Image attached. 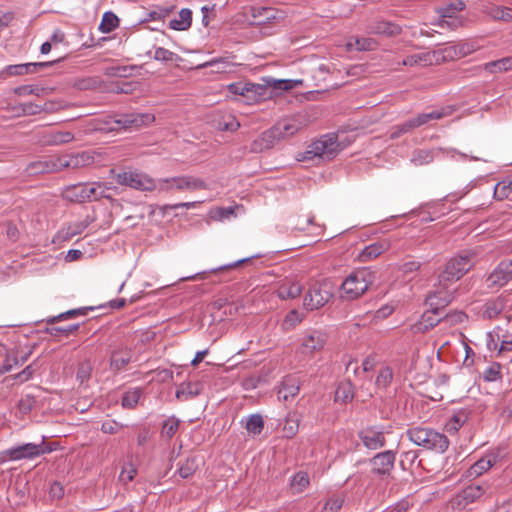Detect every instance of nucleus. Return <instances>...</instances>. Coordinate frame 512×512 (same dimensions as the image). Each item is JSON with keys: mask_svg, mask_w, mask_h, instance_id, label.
I'll return each mask as SVG.
<instances>
[{"mask_svg": "<svg viewBox=\"0 0 512 512\" xmlns=\"http://www.w3.org/2000/svg\"><path fill=\"white\" fill-rule=\"evenodd\" d=\"M340 144L336 134H326L315 142H312L307 150L298 155V161H307L314 158L332 160L340 152Z\"/></svg>", "mask_w": 512, "mask_h": 512, "instance_id": "1", "label": "nucleus"}, {"mask_svg": "<svg viewBox=\"0 0 512 512\" xmlns=\"http://www.w3.org/2000/svg\"><path fill=\"white\" fill-rule=\"evenodd\" d=\"M406 434L414 444L429 450L444 453L449 447L447 436L431 428L413 427Z\"/></svg>", "mask_w": 512, "mask_h": 512, "instance_id": "2", "label": "nucleus"}, {"mask_svg": "<svg viewBox=\"0 0 512 512\" xmlns=\"http://www.w3.org/2000/svg\"><path fill=\"white\" fill-rule=\"evenodd\" d=\"M474 254L466 252L451 258L438 277L439 286L448 287L458 281L474 266Z\"/></svg>", "mask_w": 512, "mask_h": 512, "instance_id": "3", "label": "nucleus"}, {"mask_svg": "<svg viewBox=\"0 0 512 512\" xmlns=\"http://www.w3.org/2000/svg\"><path fill=\"white\" fill-rule=\"evenodd\" d=\"M373 275L368 270H358L351 273L341 285V297L354 300L364 294L372 284Z\"/></svg>", "mask_w": 512, "mask_h": 512, "instance_id": "4", "label": "nucleus"}, {"mask_svg": "<svg viewBox=\"0 0 512 512\" xmlns=\"http://www.w3.org/2000/svg\"><path fill=\"white\" fill-rule=\"evenodd\" d=\"M265 84L250 83L249 101L260 102L266 98L271 97L272 90H291L297 86L301 81L297 80H283V79H263Z\"/></svg>", "mask_w": 512, "mask_h": 512, "instance_id": "5", "label": "nucleus"}, {"mask_svg": "<svg viewBox=\"0 0 512 512\" xmlns=\"http://www.w3.org/2000/svg\"><path fill=\"white\" fill-rule=\"evenodd\" d=\"M155 116L150 113H124L117 114L111 117V120L107 122V124H111L109 130H127V129H139L143 126H147L154 122Z\"/></svg>", "mask_w": 512, "mask_h": 512, "instance_id": "6", "label": "nucleus"}, {"mask_svg": "<svg viewBox=\"0 0 512 512\" xmlns=\"http://www.w3.org/2000/svg\"><path fill=\"white\" fill-rule=\"evenodd\" d=\"M334 295L331 282L325 280L314 283L304 297L303 305L307 310L313 311L323 307Z\"/></svg>", "mask_w": 512, "mask_h": 512, "instance_id": "7", "label": "nucleus"}, {"mask_svg": "<svg viewBox=\"0 0 512 512\" xmlns=\"http://www.w3.org/2000/svg\"><path fill=\"white\" fill-rule=\"evenodd\" d=\"M158 188L160 191H170L172 189L178 191H194L207 189V184L200 178L178 176L160 180Z\"/></svg>", "mask_w": 512, "mask_h": 512, "instance_id": "8", "label": "nucleus"}, {"mask_svg": "<svg viewBox=\"0 0 512 512\" xmlns=\"http://www.w3.org/2000/svg\"><path fill=\"white\" fill-rule=\"evenodd\" d=\"M116 182L142 191H152L157 188V184L152 178L138 171L120 172L116 175Z\"/></svg>", "mask_w": 512, "mask_h": 512, "instance_id": "9", "label": "nucleus"}, {"mask_svg": "<svg viewBox=\"0 0 512 512\" xmlns=\"http://www.w3.org/2000/svg\"><path fill=\"white\" fill-rule=\"evenodd\" d=\"M489 489V485L484 484H471L457 493L451 500L450 505L452 509L463 510L469 504L480 499L484 493Z\"/></svg>", "mask_w": 512, "mask_h": 512, "instance_id": "10", "label": "nucleus"}, {"mask_svg": "<svg viewBox=\"0 0 512 512\" xmlns=\"http://www.w3.org/2000/svg\"><path fill=\"white\" fill-rule=\"evenodd\" d=\"M512 280V259H504L486 277L488 288H501Z\"/></svg>", "mask_w": 512, "mask_h": 512, "instance_id": "11", "label": "nucleus"}, {"mask_svg": "<svg viewBox=\"0 0 512 512\" xmlns=\"http://www.w3.org/2000/svg\"><path fill=\"white\" fill-rule=\"evenodd\" d=\"M395 460L396 452L393 450H386L377 453L370 459L372 473L380 477L390 476L394 469Z\"/></svg>", "mask_w": 512, "mask_h": 512, "instance_id": "12", "label": "nucleus"}, {"mask_svg": "<svg viewBox=\"0 0 512 512\" xmlns=\"http://www.w3.org/2000/svg\"><path fill=\"white\" fill-rule=\"evenodd\" d=\"M50 451L44 440L40 444L25 443L8 449L10 460L33 459Z\"/></svg>", "mask_w": 512, "mask_h": 512, "instance_id": "13", "label": "nucleus"}, {"mask_svg": "<svg viewBox=\"0 0 512 512\" xmlns=\"http://www.w3.org/2000/svg\"><path fill=\"white\" fill-rule=\"evenodd\" d=\"M358 438L368 450H378L385 446L386 437L382 428L367 426L358 432Z\"/></svg>", "mask_w": 512, "mask_h": 512, "instance_id": "14", "label": "nucleus"}, {"mask_svg": "<svg viewBox=\"0 0 512 512\" xmlns=\"http://www.w3.org/2000/svg\"><path fill=\"white\" fill-rule=\"evenodd\" d=\"M476 50L473 43L462 41L437 49L438 59L440 62L452 61L465 57Z\"/></svg>", "mask_w": 512, "mask_h": 512, "instance_id": "15", "label": "nucleus"}, {"mask_svg": "<svg viewBox=\"0 0 512 512\" xmlns=\"http://www.w3.org/2000/svg\"><path fill=\"white\" fill-rule=\"evenodd\" d=\"M250 13L253 18L251 24L256 26H264L284 18L283 12L273 7H250Z\"/></svg>", "mask_w": 512, "mask_h": 512, "instance_id": "16", "label": "nucleus"}, {"mask_svg": "<svg viewBox=\"0 0 512 512\" xmlns=\"http://www.w3.org/2000/svg\"><path fill=\"white\" fill-rule=\"evenodd\" d=\"M447 288L448 287L439 286L437 290L429 293L426 297V305L436 314H441V311L451 303L453 299L452 292L448 291Z\"/></svg>", "mask_w": 512, "mask_h": 512, "instance_id": "17", "label": "nucleus"}, {"mask_svg": "<svg viewBox=\"0 0 512 512\" xmlns=\"http://www.w3.org/2000/svg\"><path fill=\"white\" fill-rule=\"evenodd\" d=\"M327 336L319 330L309 331L302 340V349L305 354H314L320 351L326 344Z\"/></svg>", "mask_w": 512, "mask_h": 512, "instance_id": "18", "label": "nucleus"}, {"mask_svg": "<svg viewBox=\"0 0 512 512\" xmlns=\"http://www.w3.org/2000/svg\"><path fill=\"white\" fill-rule=\"evenodd\" d=\"M275 135V130H265L252 141L249 152L257 154L273 148L278 143Z\"/></svg>", "mask_w": 512, "mask_h": 512, "instance_id": "19", "label": "nucleus"}, {"mask_svg": "<svg viewBox=\"0 0 512 512\" xmlns=\"http://www.w3.org/2000/svg\"><path fill=\"white\" fill-rule=\"evenodd\" d=\"M440 323H442L441 314H436L432 311V309L429 308V310L423 313L420 320L412 325L411 330L413 331V333L423 334L433 329Z\"/></svg>", "mask_w": 512, "mask_h": 512, "instance_id": "20", "label": "nucleus"}, {"mask_svg": "<svg viewBox=\"0 0 512 512\" xmlns=\"http://www.w3.org/2000/svg\"><path fill=\"white\" fill-rule=\"evenodd\" d=\"M369 31L385 37H395L402 33V27L395 22L380 19L369 25Z\"/></svg>", "mask_w": 512, "mask_h": 512, "instance_id": "21", "label": "nucleus"}, {"mask_svg": "<svg viewBox=\"0 0 512 512\" xmlns=\"http://www.w3.org/2000/svg\"><path fill=\"white\" fill-rule=\"evenodd\" d=\"M302 128L303 125L299 120L287 119L271 127V130H275V134H277L275 136L279 142L282 139L295 135Z\"/></svg>", "mask_w": 512, "mask_h": 512, "instance_id": "22", "label": "nucleus"}, {"mask_svg": "<svg viewBox=\"0 0 512 512\" xmlns=\"http://www.w3.org/2000/svg\"><path fill=\"white\" fill-rule=\"evenodd\" d=\"M131 358L132 352L128 348L113 350L110 356V369L118 373L130 363Z\"/></svg>", "mask_w": 512, "mask_h": 512, "instance_id": "23", "label": "nucleus"}, {"mask_svg": "<svg viewBox=\"0 0 512 512\" xmlns=\"http://www.w3.org/2000/svg\"><path fill=\"white\" fill-rule=\"evenodd\" d=\"M507 298L504 296H497L489 299L483 306V316L488 319H494L500 315L505 309Z\"/></svg>", "mask_w": 512, "mask_h": 512, "instance_id": "24", "label": "nucleus"}, {"mask_svg": "<svg viewBox=\"0 0 512 512\" xmlns=\"http://www.w3.org/2000/svg\"><path fill=\"white\" fill-rule=\"evenodd\" d=\"M433 63H439L437 50H433L430 52H425L421 54H414L408 56L402 61V65L404 66H416V65H432Z\"/></svg>", "mask_w": 512, "mask_h": 512, "instance_id": "25", "label": "nucleus"}, {"mask_svg": "<svg viewBox=\"0 0 512 512\" xmlns=\"http://www.w3.org/2000/svg\"><path fill=\"white\" fill-rule=\"evenodd\" d=\"M470 410L460 409L453 413L449 420L445 424V429L450 434H455L459 429L469 420Z\"/></svg>", "mask_w": 512, "mask_h": 512, "instance_id": "26", "label": "nucleus"}, {"mask_svg": "<svg viewBox=\"0 0 512 512\" xmlns=\"http://www.w3.org/2000/svg\"><path fill=\"white\" fill-rule=\"evenodd\" d=\"M389 247H390V244L387 241H377L375 243H372V244L366 246L362 250V252L359 254V261L367 262L372 259H375L379 255H381L383 252L388 250Z\"/></svg>", "mask_w": 512, "mask_h": 512, "instance_id": "27", "label": "nucleus"}, {"mask_svg": "<svg viewBox=\"0 0 512 512\" xmlns=\"http://www.w3.org/2000/svg\"><path fill=\"white\" fill-rule=\"evenodd\" d=\"M85 228L86 225H84L82 222L70 224L66 227H63L53 237V243L69 241L74 236L81 234Z\"/></svg>", "mask_w": 512, "mask_h": 512, "instance_id": "28", "label": "nucleus"}, {"mask_svg": "<svg viewBox=\"0 0 512 512\" xmlns=\"http://www.w3.org/2000/svg\"><path fill=\"white\" fill-rule=\"evenodd\" d=\"M90 157L86 153L64 156L57 159L58 170L63 168L77 169L86 165Z\"/></svg>", "mask_w": 512, "mask_h": 512, "instance_id": "29", "label": "nucleus"}, {"mask_svg": "<svg viewBox=\"0 0 512 512\" xmlns=\"http://www.w3.org/2000/svg\"><path fill=\"white\" fill-rule=\"evenodd\" d=\"M63 197L71 202H86V183H78L66 187L63 191Z\"/></svg>", "mask_w": 512, "mask_h": 512, "instance_id": "30", "label": "nucleus"}, {"mask_svg": "<svg viewBox=\"0 0 512 512\" xmlns=\"http://www.w3.org/2000/svg\"><path fill=\"white\" fill-rule=\"evenodd\" d=\"M497 462V455L495 454H487L481 459H479L476 463H474L469 469L470 476H480L491 467H493Z\"/></svg>", "mask_w": 512, "mask_h": 512, "instance_id": "31", "label": "nucleus"}, {"mask_svg": "<svg viewBox=\"0 0 512 512\" xmlns=\"http://www.w3.org/2000/svg\"><path fill=\"white\" fill-rule=\"evenodd\" d=\"M451 114H452V109L447 107V108H441L439 110H433V111L427 112V113L418 114L416 117H414V119L416 121V125L418 127H421V126L429 123L432 120H439V119H442Z\"/></svg>", "mask_w": 512, "mask_h": 512, "instance_id": "32", "label": "nucleus"}, {"mask_svg": "<svg viewBox=\"0 0 512 512\" xmlns=\"http://www.w3.org/2000/svg\"><path fill=\"white\" fill-rule=\"evenodd\" d=\"M192 24V11L188 8H183L179 12L178 19H172L169 22V28L176 31H185L191 27Z\"/></svg>", "mask_w": 512, "mask_h": 512, "instance_id": "33", "label": "nucleus"}, {"mask_svg": "<svg viewBox=\"0 0 512 512\" xmlns=\"http://www.w3.org/2000/svg\"><path fill=\"white\" fill-rule=\"evenodd\" d=\"M300 390L298 382L294 381L293 379H286L282 382L277 396L278 399L281 401H288L290 398L295 397L298 395Z\"/></svg>", "mask_w": 512, "mask_h": 512, "instance_id": "34", "label": "nucleus"}, {"mask_svg": "<svg viewBox=\"0 0 512 512\" xmlns=\"http://www.w3.org/2000/svg\"><path fill=\"white\" fill-rule=\"evenodd\" d=\"M93 310H94V307H92V306L71 309L66 312L60 313L57 316L49 317L46 320V322L48 324H54L59 321H64V320L72 319V318L79 317V316H86V315H88L89 311H93Z\"/></svg>", "mask_w": 512, "mask_h": 512, "instance_id": "35", "label": "nucleus"}, {"mask_svg": "<svg viewBox=\"0 0 512 512\" xmlns=\"http://www.w3.org/2000/svg\"><path fill=\"white\" fill-rule=\"evenodd\" d=\"M56 170H58L57 160H39L31 162L27 167L30 174L50 173Z\"/></svg>", "mask_w": 512, "mask_h": 512, "instance_id": "36", "label": "nucleus"}, {"mask_svg": "<svg viewBox=\"0 0 512 512\" xmlns=\"http://www.w3.org/2000/svg\"><path fill=\"white\" fill-rule=\"evenodd\" d=\"M465 3L462 0H454L437 8V13L441 18H454L456 14L464 10Z\"/></svg>", "mask_w": 512, "mask_h": 512, "instance_id": "37", "label": "nucleus"}, {"mask_svg": "<svg viewBox=\"0 0 512 512\" xmlns=\"http://www.w3.org/2000/svg\"><path fill=\"white\" fill-rule=\"evenodd\" d=\"M108 188L101 183L94 182L86 184V202L97 201L101 198H108L106 194Z\"/></svg>", "mask_w": 512, "mask_h": 512, "instance_id": "38", "label": "nucleus"}, {"mask_svg": "<svg viewBox=\"0 0 512 512\" xmlns=\"http://www.w3.org/2000/svg\"><path fill=\"white\" fill-rule=\"evenodd\" d=\"M483 69L489 73H500L512 70V59L504 57L499 60L491 61L483 65Z\"/></svg>", "mask_w": 512, "mask_h": 512, "instance_id": "39", "label": "nucleus"}, {"mask_svg": "<svg viewBox=\"0 0 512 512\" xmlns=\"http://www.w3.org/2000/svg\"><path fill=\"white\" fill-rule=\"evenodd\" d=\"M199 459L197 456H190L183 461L179 468L178 473L181 478L187 479L190 478L199 467Z\"/></svg>", "mask_w": 512, "mask_h": 512, "instance_id": "40", "label": "nucleus"}, {"mask_svg": "<svg viewBox=\"0 0 512 512\" xmlns=\"http://www.w3.org/2000/svg\"><path fill=\"white\" fill-rule=\"evenodd\" d=\"M416 128H418V126L416 125V121L413 117V118L406 120L403 123L393 126L389 132L390 133L389 137H390V139H397V138L401 137L402 135L407 134Z\"/></svg>", "mask_w": 512, "mask_h": 512, "instance_id": "41", "label": "nucleus"}, {"mask_svg": "<svg viewBox=\"0 0 512 512\" xmlns=\"http://www.w3.org/2000/svg\"><path fill=\"white\" fill-rule=\"evenodd\" d=\"M348 49L355 47L358 51H371L376 46V41L372 38L353 37L347 44Z\"/></svg>", "mask_w": 512, "mask_h": 512, "instance_id": "42", "label": "nucleus"}, {"mask_svg": "<svg viewBox=\"0 0 512 512\" xmlns=\"http://www.w3.org/2000/svg\"><path fill=\"white\" fill-rule=\"evenodd\" d=\"M142 395L141 388H133L131 390L126 391L121 400V404L126 409H133L138 404L140 397Z\"/></svg>", "mask_w": 512, "mask_h": 512, "instance_id": "43", "label": "nucleus"}, {"mask_svg": "<svg viewBox=\"0 0 512 512\" xmlns=\"http://www.w3.org/2000/svg\"><path fill=\"white\" fill-rule=\"evenodd\" d=\"M302 293V286L297 282H292L288 285H282L278 291V295L282 299L297 298Z\"/></svg>", "mask_w": 512, "mask_h": 512, "instance_id": "44", "label": "nucleus"}, {"mask_svg": "<svg viewBox=\"0 0 512 512\" xmlns=\"http://www.w3.org/2000/svg\"><path fill=\"white\" fill-rule=\"evenodd\" d=\"M245 428L249 433L259 435L264 428L262 416L259 414L250 415L245 422Z\"/></svg>", "mask_w": 512, "mask_h": 512, "instance_id": "45", "label": "nucleus"}, {"mask_svg": "<svg viewBox=\"0 0 512 512\" xmlns=\"http://www.w3.org/2000/svg\"><path fill=\"white\" fill-rule=\"evenodd\" d=\"M180 420L177 419L175 416H171L164 420L162 429H161V436L165 437L167 439H171L176 432L179 429Z\"/></svg>", "mask_w": 512, "mask_h": 512, "instance_id": "46", "label": "nucleus"}, {"mask_svg": "<svg viewBox=\"0 0 512 512\" xmlns=\"http://www.w3.org/2000/svg\"><path fill=\"white\" fill-rule=\"evenodd\" d=\"M434 159V153L429 149H418L413 152L411 161L417 165H427L431 163Z\"/></svg>", "mask_w": 512, "mask_h": 512, "instance_id": "47", "label": "nucleus"}, {"mask_svg": "<svg viewBox=\"0 0 512 512\" xmlns=\"http://www.w3.org/2000/svg\"><path fill=\"white\" fill-rule=\"evenodd\" d=\"M118 24L119 19L114 13L105 12L99 25V29L103 33H110L118 26Z\"/></svg>", "mask_w": 512, "mask_h": 512, "instance_id": "48", "label": "nucleus"}, {"mask_svg": "<svg viewBox=\"0 0 512 512\" xmlns=\"http://www.w3.org/2000/svg\"><path fill=\"white\" fill-rule=\"evenodd\" d=\"M309 485V476L306 472L296 473L291 480V487L296 493H301Z\"/></svg>", "mask_w": 512, "mask_h": 512, "instance_id": "49", "label": "nucleus"}, {"mask_svg": "<svg viewBox=\"0 0 512 512\" xmlns=\"http://www.w3.org/2000/svg\"><path fill=\"white\" fill-rule=\"evenodd\" d=\"M46 88L39 87L37 85H21L14 89V93L18 96H42L44 95Z\"/></svg>", "mask_w": 512, "mask_h": 512, "instance_id": "50", "label": "nucleus"}, {"mask_svg": "<svg viewBox=\"0 0 512 512\" xmlns=\"http://www.w3.org/2000/svg\"><path fill=\"white\" fill-rule=\"evenodd\" d=\"M80 327V324H70L67 326H59V327H48L46 328V333L51 336H69L70 334L77 331Z\"/></svg>", "mask_w": 512, "mask_h": 512, "instance_id": "51", "label": "nucleus"}, {"mask_svg": "<svg viewBox=\"0 0 512 512\" xmlns=\"http://www.w3.org/2000/svg\"><path fill=\"white\" fill-rule=\"evenodd\" d=\"M14 109L16 110L18 116H33L41 113L40 105L32 102L21 103Z\"/></svg>", "mask_w": 512, "mask_h": 512, "instance_id": "52", "label": "nucleus"}, {"mask_svg": "<svg viewBox=\"0 0 512 512\" xmlns=\"http://www.w3.org/2000/svg\"><path fill=\"white\" fill-rule=\"evenodd\" d=\"M92 369L93 367L90 360H84L79 363L76 374L77 380H79L80 383L88 381L91 377Z\"/></svg>", "mask_w": 512, "mask_h": 512, "instance_id": "53", "label": "nucleus"}, {"mask_svg": "<svg viewBox=\"0 0 512 512\" xmlns=\"http://www.w3.org/2000/svg\"><path fill=\"white\" fill-rule=\"evenodd\" d=\"M501 367L498 363H493L483 372V379L487 382H494L501 379Z\"/></svg>", "mask_w": 512, "mask_h": 512, "instance_id": "54", "label": "nucleus"}, {"mask_svg": "<svg viewBox=\"0 0 512 512\" xmlns=\"http://www.w3.org/2000/svg\"><path fill=\"white\" fill-rule=\"evenodd\" d=\"M98 81L93 77L78 78L73 82V87L78 90H90L97 87Z\"/></svg>", "mask_w": 512, "mask_h": 512, "instance_id": "55", "label": "nucleus"}, {"mask_svg": "<svg viewBox=\"0 0 512 512\" xmlns=\"http://www.w3.org/2000/svg\"><path fill=\"white\" fill-rule=\"evenodd\" d=\"M240 127V123L235 117L229 115L227 118H223L217 124V128L221 131H236Z\"/></svg>", "mask_w": 512, "mask_h": 512, "instance_id": "56", "label": "nucleus"}, {"mask_svg": "<svg viewBox=\"0 0 512 512\" xmlns=\"http://www.w3.org/2000/svg\"><path fill=\"white\" fill-rule=\"evenodd\" d=\"M249 89H250V82H247V83H242V82L232 83V84H230L228 86V90H229L230 93L235 94V95L244 96L248 100H249V97L251 96V95H249Z\"/></svg>", "mask_w": 512, "mask_h": 512, "instance_id": "57", "label": "nucleus"}, {"mask_svg": "<svg viewBox=\"0 0 512 512\" xmlns=\"http://www.w3.org/2000/svg\"><path fill=\"white\" fill-rule=\"evenodd\" d=\"M176 58H178V56L174 52H172L166 48L158 47L155 50L154 59L157 61L172 62Z\"/></svg>", "mask_w": 512, "mask_h": 512, "instance_id": "58", "label": "nucleus"}, {"mask_svg": "<svg viewBox=\"0 0 512 512\" xmlns=\"http://www.w3.org/2000/svg\"><path fill=\"white\" fill-rule=\"evenodd\" d=\"M512 192V178L504 179L499 182L495 187V193H498L500 198H507Z\"/></svg>", "mask_w": 512, "mask_h": 512, "instance_id": "59", "label": "nucleus"}, {"mask_svg": "<svg viewBox=\"0 0 512 512\" xmlns=\"http://www.w3.org/2000/svg\"><path fill=\"white\" fill-rule=\"evenodd\" d=\"M33 67L32 65H29V63L24 64H16V65H9L6 68V71L9 75H25V74H32L30 68Z\"/></svg>", "mask_w": 512, "mask_h": 512, "instance_id": "60", "label": "nucleus"}, {"mask_svg": "<svg viewBox=\"0 0 512 512\" xmlns=\"http://www.w3.org/2000/svg\"><path fill=\"white\" fill-rule=\"evenodd\" d=\"M465 317L466 315L463 312L447 313L442 316V323L453 326L463 322Z\"/></svg>", "mask_w": 512, "mask_h": 512, "instance_id": "61", "label": "nucleus"}, {"mask_svg": "<svg viewBox=\"0 0 512 512\" xmlns=\"http://www.w3.org/2000/svg\"><path fill=\"white\" fill-rule=\"evenodd\" d=\"M436 25L438 27L442 28V29L455 30L459 26L462 25V21L457 19L456 17H454V18H441V17H439V20L436 23Z\"/></svg>", "mask_w": 512, "mask_h": 512, "instance_id": "62", "label": "nucleus"}, {"mask_svg": "<svg viewBox=\"0 0 512 512\" xmlns=\"http://www.w3.org/2000/svg\"><path fill=\"white\" fill-rule=\"evenodd\" d=\"M172 7H158L155 10H151L148 13V18L146 20H163L165 17H167L173 10Z\"/></svg>", "mask_w": 512, "mask_h": 512, "instance_id": "63", "label": "nucleus"}, {"mask_svg": "<svg viewBox=\"0 0 512 512\" xmlns=\"http://www.w3.org/2000/svg\"><path fill=\"white\" fill-rule=\"evenodd\" d=\"M352 398H353V394L348 385H341L336 390V394H335L336 401H341L343 403H346V402L352 400Z\"/></svg>", "mask_w": 512, "mask_h": 512, "instance_id": "64", "label": "nucleus"}]
</instances>
